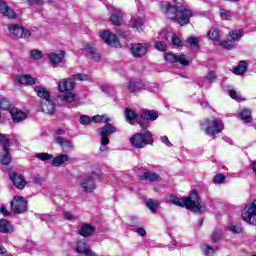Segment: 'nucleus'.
<instances>
[{
	"label": "nucleus",
	"instance_id": "f257e3e1",
	"mask_svg": "<svg viewBox=\"0 0 256 256\" xmlns=\"http://www.w3.org/2000/svg\"><path fill=\"white\" fill-rule=\"evenodd\" d=\"M161 11L165 13L167 19L177 21L179 25H187L193 15V11L185 6H173L171 2L164 1L160 4Z\"/></svg>",
	"mask_w": 256,
	"mask_h": 256
},
{
	"label": "nucleus",
	"instance_id": "f03ea898",
	"mask_svg": "<svg viewBox=\"0 0 256 256\" xmlns=\"http://www.w3.org/2000/svg\"><path fill=\"white\" fill-rule=\"evenodd\" d=\"M169 201L178 207H186V209H189L192 213H205V211H207V206H205L201 201L199 194L195 191H192L190 195L185 198H179L175 195H171L169 197Z\"/></svg>",
	"mask_w": 256,
	"mask_h": 256
},
{
	"label": "nucleus",
	"instance_id": "7ed1b4c3",
	"mask_svg": "<svg viewBox=\"0 0 256 256\" xmlns=\"http://www.w3.org/2000/svg\"><path fill=\"white\" fill-rule=\"evenodd\" d=\"M75 89V82L71 78H65L58 82V91L64 93L58 96V101L62 104L73 103L75 94L71 91ZM66 91V93H65Z\"/></svg>",
	"mask_w": 256,
	"mask_h": 256
},
{
	"label": "nucleus",
	"instance_id": "20e7f679",
	"mask_svg": "<svg viewBox=\"0 0 256 256\" xmlns=\"http://www.w3.org/2000/svg\"><path fill=\"white\" fill-rule=\"evenodd\" d=\"M130 143L133 145V147H136V149H143L145 145H151V143H153L151 132L143 128L141 133H136L130 139Z\"/></svg>",
	"mask_w": 256,
	"mask_h": 256
},
{
	"label": "nucleus",
	"instance_id": "39448f33",
	"mask_svg": "<svg viewBox=\"0 0 256 256\" xmlns=\"http://www.w3.org/2000/svg\"><path fill=\"white\" fill-rule=\"evenodd\" d=\"M0 163L9 165L11 163V154H9V139L0 134Z\"/></svg>",
	"mask_w": 256,
	"mask_h": 256
},
{
	"label": "nucleus",
	"instance_id": "423d86ee",
	"mask_svg": "<svg viewBox=\"0 0 256 256\" xmlns=\"http://www.w3.org/2000/svg\"><path fill=\"white\" fill-rule=\"evenodd\" d=\"M242 219L250 225H256V200L247 204L242 211Z\"/></svg>",
	"mask_w": 256,
	"mask_h": 256
},
{
	"label": "nucleus",
	"instance_id": "0eeeda50",
	"mask_svg": "<svg viewBox=\"0 0 256 256\" xmlns=\"http://www.w3.org/2000/svg\"><path fill=\"white\" fill-rule=\"evenodd\" d=\"M106 125L100 128L101 145H109L108 135H111L117 131V128L111 125V118H105Z\"/></svg>",
	"mask_w": 256,
	"mask_h": 256
},
{
	"label": "nucleus",
	"instance_id": "6e6552de",
	"mask_svg": "<svg viewBox=\"0 0 256 256\" xmlns=\"http://www.w3.org/2000/svg\"><path fill=\"white\" fill-rule=\"evenodd\" d=\"M11 211L21 215L27 211V200L22 196H14L13 200L10 202Z\"/></svg>",
	"mask_w": 256,
	"mask_h": 256
},
{
	"label": "nucleus",
	"instance_id": "1a4fd4ad",
	"mask_svg": "<svg viewBox=\"0 0 256 256\" xmlns=\"http://www.w3.org/2000/svg\"><path fill=\"white\" fill-rule=\"evenodd\" d=\"M206 135H219L221 131L224 129L223 122L219 120H206Z\"/></svg>",
	"mask_w": 256,
	"mask_h": 256
},
{
	"label": "nucleus",
	"instance_id": "9d476101",
	"mask_svg": "<svg viewBox=\"0 0 256 256\" xmlns=\"http://www.w3.org/2000/svg\"><path fill=\"white\" fill-rule=\"evenodd\" d=\"M8 31L20 39H27V37H31V32H29V30L17 24H10L8 26Z\"/></svg>",
	"mask_w": 256,
	"mask_h": 256
},
{
	"label": "nucleus",
	"instance_id": "9b49d317",
	"mask_svg": "<svg viewBox=\"0 0 256 256\" xmlns=\"http://www.w3.org/2000/svg\"><path fill=\"white\" fill-rule=\"evenodd\" d=\"M80 188L84 193H93L97 189L95 185V178L93 176H86L80 182Z\"/></svg>",
	"mask_w": 256,
	"mask_h": 256
},
{
	"label": "nucleus",
	"instance_id": "f8f14e48",
	"mask_svg": "<svg viewBox=\"0 0 256 256\" xmlns=\"http://www.w3.org/2000/svg\"><path fill=\"white\" fill-rule=\"evenodd\" d=\"M100 38L106 43V45H110V47H119V39L117 35L111 33L110 31H104L100 33Z\"/></svg>",
	"mask_w": 256,
	"mask_h": 256
},
{
	"label": "nucleus",
	"instance_id": "ddd939ff",
	"mask_svg": "<svg viewBox=\"0 0 256 256\" xmlns=\"http://www.w3.org/2000/svg\"><path fill=\"white\" fill-rule=\"evenodd\" d=\"M9 179L12 181L14 187L16 189H23L27 186V180H25V177L23 175L18 174L16 172H9Z\"/></svg>",
	"mask_w": 256,
	"mask_h": 256
},
{
	"label": "nucleus",
	"instance_id": "4468645a",
	"mask_svg": "<svg viewBox=\"0 0 256 256\" xmlns=\"http://www.w3.org/2000/svg\"><path fill=\"white\" fill-rule=\"evenodd\" d=\"M125 117L126 121L130 123V125H135V121L140 125V127H145V122L137 117V114H135V111L126 108L125 109Z\"/></svg>",
	"mask_w": 256,
	"mask_h": 256
},
{
	"label": "nucleus",
	"instance_id": "2eb2a0df",
	"mask_svg": "<svg viewBox=\"0 0 256 256\" xmlns=\"http://www.w3.org/2000/svg\"><path fill=\"white\" fill-rule=\"evenodd\" d=\"M0 13L7 17V19H15V11L7 5V3L3 0H0Z\"/></svg>",
	"mask_w": 256,
	"mask_h": 256
},
{
	"label": "nucleus",
	"instance_id": "dca6fc26",
	"mask_svg": "<svg viewBox=\"0 0 256 256\" xmlns=\"http://www.w3.org/2000/svg\"><path fill=\"white\" fill-rule=\"evenodd\" d=\"M140 119L144 122V127L147 125V121H155L158 119L159 115L157 112L151 111V110H143L140 113Z\"/></svg>",
	"mask_w": 256,
	"mask_h": 256
},
{
	"label": "nucleus",
	"instance_id": "f3484780",
	"mask_svg": "<svg viewBox=\"0 0 256 256\" xmlns=\"http://www.w3.org/2000/svg\"><path fill=\"white\" fill-rule=\"evenodd\" d=\"M10 114L14 123H21L27 119V114L17 108H11Z\"/></svg>",
	"mask_w": 256,
	"mask_h": 256
},
{
	"label": "nucleus",
	"instance_id": "a211bd4d",
	"mask_svg": "<svg viewBox=\"0 0 256 256\" xmlns=\"http://www.w3.org/2000/svg\"><path fill=\"white\" fill-rule=\"evenodd\" d=\"M48 59L54 67H57V65H60V63H63V59H65V52L60 51L58 53H50L48 55Z\"/></svg>",
	"mask_w": 256,
	"mask_h": 256
},
{
	"label": "nucleus",
	"instance_id": "6ab92c4d",
	"mask_svg": "<svg viewBox=\"0 0 256 256\" xmlns=\"http://www.w3.org/2000/svg\"><path fill=\"white\" fill-rule=\"evenodd\" d=\"M133 57H143L147 54V44H134L131 47Z\"/></svg>",
	"mask_w": 256,
	"mask_h": 256
},
{
	"label": "nucleus",
	"instance_id": "aec40b11",
	"mask_svg": "<svg viewBox=\"0 0 256 256\" xmlns=\"http://www.w3.org/2000/svg\"><path fill=\"white\" fill-rule=\"evenodd\" d=\"M83 49L88 53V55H90L93 61H99L100 56H99V52L95 49V44H89L85 42L83 44Z\"/></svg>",
	"mask_w": 256,
	"mask_h": 256
},
{
	"label": "nucleus",
	"instance_id": "412c9836",
	"mask_svg": "<svg viewBox=\"0 0 256 256\" xmlns=\"http://www.w3.org/2000/svg\"><path fill=\"white\" fill-rule=\"evenodd\" d=\"M125 89L127 93H137L143 89V83L140 81H130L125 84Z\"/></svg>",
	"mask_w": 256,
	"mask_h": 256
},
{
	"label": "nucleus",
	"instance_id": "4be33fe9",
	"mask_svg": "<svg viewBox=\"0 0 256 256\" xmlns=\"http://www.w3.org/2000/svg\"><path fill=\"white\" fill-rule=\"evenodd\" d=\"M168 33L167 32H161L159 34V40L155 43V48L158 51H167V44L163 41L168 39Z\"/></svg>",
	"mask_w": 256,
	"mask_h": 256
},
{
	"label": "nucleus",
	"instance_id": "5701e85b",
	"mask_svg": "<svg viewBox=\"0 0 256 256\" xmlns=\"http://www.w3.org/2000/svg\"><path fill=\"white\" fill-rule=\"evenodd\" d=\"M110 21L113 25L119 27L123 23V12L117 8L114 9L112 15L110 16Z\"/></svg>",
	"mask_w": 256,
	"mask_h": 256
},
{
	"label": "nucleus",
	"instance_id": "b1692460",
	"mask_svg": "<svg viewBox=\"0 0 256 256\" xmlns=\"http://www.w3.org/2000/svg\"><path fill=\"white\" fill-rule=\"evenodd\" d=\"M95 233V227L91 226V224H84L80 227L79 234L82 237H91Z\"/></svg>",
	"mask_w": 256,
	"mask_h": 256
},
{
	"label": "nucleus",
	"instance_id": "393cba45",
	"mask_svg": "<svg viewBox=\"0 0 256 256\" xmlns=\"http://www.w3.org/2000/svg\"><path fill=\"white\" fill-rule=\"evenodd\" d=\"M130 26L132 27V29H135L136 31H143V18L139 16L132 17L130 21Z\"/></svg>",
	"mask_w": 256,
	"mask_h": 256
},
{
	"label": "nucleus",
	"instance_id": "a878e982",
	"mask_svg": "<svg viewBox=\"0 0 256 256\" xmlns=\"http://www.w3.org/2000/svg\"><path fill=\"white\" fill-rule=\"evenodd\" d=\"M42 111L48 115H53L55 113V104L51 102L50 98L42 103Z\"/></svg>",
	"mask_w": 256,
	"mask_h": 256
},
{
	"label": "nucleus",
	"instance_id": "bb28decb",
	"mask_svg": "<svg viewBox=\"0 0 256 256\" xmlns=\"http://www.w3.org/2000/svg\"><path fill=\"white\" fill-rule=\"evenodd\" d=\"M52 159H53L52 160L53 167H61V165H63V163H67V161H69V155L62 154V155H58Z\"/></svg>",
	"mask_w": 256,
	"mask_h": 256
},
{
	"label": "nucleus",
	"instance_id": "cd10ccee",
	"mask_svg": "<svg viewBox=\"0 0 256 256\" xmlns=\"http://www.w3.org/2000/svg\"><path fill=\"white\" fill-rule=\"evenodd\" d=\"M18 83L21 85H35V78L31 75H21L17 77Z\"/></svg>",
	"mask_w": 256,
	"mask_h": 256
},
{
	"label": "nucleus",
	"instance_id": "c85d7f7f",
	"mask_svg": "<svg viewBox=\"0 0 256 256\" xmlns=\"http://www.w3.org/2000/svg\"><path fill=\"white\" fill-rule=\"evenodd\" d=\"M54 141L55 143H57V145H61L62 149H73V144L71 143V141L63 138V137H54Z\"/></svg>",
	"mask_w": 256,
	"mask_h": 256
},
{
	"label": "nucleus",
	"instance_id": "c756f323",
	"mask_svg": "<svg viewBox=\"0 0 256 256\" xmlns=\"http://www.w3.org/2000/svg\"><path fill=\"white\" fill-rule=\"evenodd\" d=\"M243 37V30H233L232 32L229 33L227 40L230 43H235V41H239Z\"/></svg>",
	"mask_w": 256,
	"mask_h": 256
},
{
	"label": "nucleus",
	"instance_id": "7c9ffc66",
	"mask_svg": "<svg viewBox=\"0 0 256 256\" xmlns=\"http://www.w3.org/2000/svg\"><path fill=\"white\" fill-rule=\"evenodd\" d=\"M207 36L209 37V39H211V41H220L221 40V30H219L218 28H211L207 32Z\"/></svg>",
	"mask_w": 256,
	"mask_h": 256
},
{
	"label": "nucleus",
	"instance_id": "2f4dec72",
	"mask_svg": "<svg viewBox=\"0 0 256 256\" xmlns=\"http://www.w3.org/2000/svg\"><path fill=\"white\" fill-rule=\"evenodd\" d=\"M0 233H13V225L7 220H0Z\"/></svg>",
	"mask_w": 256,
	"mask_h": 256
},
{
	"label": "nucleus",
	"instance_id": "473e14b6",
	"mask_svg": "<svg viewBox=\"0 0 256 256\" xmlns=\"http://www.w3.org/2000/svg\"><path fill=\"white\" fill-rule=\"evenodd\" d=\"M247 71V63L245 61H240L238 66L234 67V75H243Z\"/></svg>",
	"mask_w": 256,
	"mask_h": 256
},
{
	"label": "nucleus",
	"instance_id": "72a5a7b5",
	"mask_svg": "<svg viewBox=\"0 0 256 256\" xmlns=\"http://www.w3.org/2000/svg\"><path fill=\"white\" fill-rule=\"evenodd\" d=\"M34 91L37 93V95L41 98V99H44V101H47L49 100L50 96H49V92L43 88V87H39V86H36L34 88Z\"/></svg>",
	"mask_w": 256,
	"mask_h": 256
},
{
	"label": "nucleus",
	"instance_id": "f704fd0d",
	"mask_svg": "<svg viewBox=\"0 0 256 256\" xmlns=\"http://www.w3.org/2000/svg\"><path fill=\"white\" fill-rule=\"evenodd\" d=\"M142 179H145L146 181H159V175L155 172H145L142 176Z\"/></svg>",
	"mask_w": 256,
	"mask_h": 256
},
{
	"label": "nucleus",
	"instance_id": "c9c22d12",
	"mask_svg": "<svg viewBox=\"0 0 256 256\" xmlns=\"http://www.w3.org/2000/svg\"><path fill=\"white\" fill-rule=\"evenodd\" d=\"M146 205L148 209H150V211H152L153 213H155V211L159 209V201L157 200L149 199L147 200Z\"/></svg>",
	"mask_w": 256,
	"mask_h": 256
},
{
	"label": "nucleus",
	"instance_id": "e433bc0d",
	"mask_svg": "<svg viewBox=\"0 0 256 256\" xmlns=\"http://www.w3.org/2000/svg\"><path fill=\"white\" fill-rule=\"evenodd\" d=\"M240 117H241L242 121H245V123H251V110L244 109L240 113Z\"/></svg>",
	"mask_w": 256,
	"mask_h": 256
},
{
	"label": "nucleus",
	"instance_id": "4c0bfd02",
	"mask_svg": "<svg viewBox=\"0 0 256 256\" xmlns=\"http://www.w3.org/2000/svg\"><path fill=\"white\" fill-rule=\"evenodd\" d=\"M35 157L40 161H51L53 159V155L49 153H36Z\"/></svg>",
	"mask_w": 256,
	"mask_h": 256
},
{
	"label": "nucleus",
	"instance_id": "58836bf2",
	"mask_svg": "<svg viewBox=\"0 0 256 256\" xmlns=\"http://www.w3.org/2000/svg\"><path fill=\"white\" fill-rule=\"evenodd\" d=\"M30 57L35 60L43 59V52L39 49H33L30 51Z\"/></svg>",
	"mask_w": 256,
	"mask_h": 256
},
{
	"label": "nucleus",
	"instance_id": "ea45409f",
	"mask_svg": "<svg viewBox=\"0 0 256 256\" xmlns=\"http://www.w3.org/2000/svg\"><path fill=\"white\" fill-rule=\"evenodd\" d=\"M24 3H28V5H39L43 3H55V0H22Z\"/></svg>",
	"mask_w": 256,
	"mask_h": 256
},
{
	"label": "nucleus",
	"instance_id": "a19ab883",
	"mask_svg": "<svg viewBox=\"0 0 256 256\" xmlns=\"http://www.w3.org/2000/svg\"><path fill=\"white\" fill-rule=\"evenodd\" d=\"M187 41H188L190 47H194L195 49L199 48V39L197 37L190 36Z\"/></svg>",
	"mask_w": 256,
	"mask_h": 256
},
{
	"label": "nucleus",
	"instance_id": "79ce46f5",
	"mask_svg": "<svg viewBox=\"0 0 256 256\" xmlns=\"http://www.w3.org/2000/svg\"><path fill=\"white\" fill-rule=\"evenodd\" d=\"M9 107H11V102H9V100H7L6 98H0V109H2L3 111H7Z\"/></svg>",
	"mask_w": 256,
	"mask_h": 256
},
{
	"label": "nucleus",
	"instance_id": "37998d69",
	"mask_svg": "<svg viewBox=\"0 0 256 256\" xmlns=\"http://www.w3.org/2000/svg\"><path fill=\"white\" fill-rule=\"evenodd\" d=\"M176 63H180L181 65H184V67L189 66V60L185 57V55L177 56Z\"/></svg>",
	"mask_w": 256,
	"mask_h": 256
},
{
	"label": "nucleus",
	"instance_id": "c03bdc74",
	"mask_svg": "<svg viewBox=\"0 0 256 256\" xmlns=\"http://www.w3.org/2000/svg\"><path fill=\"white\" fill-rule=\"evenodd\" d=\"M223 237V232L221 230H216L212 234V240L214 243H217V241H221V238Z\"/></svg>",
	"mask_w": 256,
	"mask_h": 256
},
{
	"label": "nucleus",
	"instance_id": "a18cd8bd",
	"mask_svg": "<svg viewBox=\"0 0 256 256\" xmlns=\"http://www.w3.org/2000/svg\"><path fill=\"white\" fill-rule=\"evenodd\" d=\"M220 17L224 21H227V19L231 18V11L226 9H220Z\"/></svg>",
	"mask_w": 256,
	"mask_h": 256
},
{
	"label": "nucleus",
	"instance_id": "49530a36",
	"mask_svg": "<svg viewBox=\"0 0 256 256\" xmlns=\"http://www.w3.org/2000/svg\"><path fill=\"white\" fill-rule=\"evenodd\" d=\"M73 79L74 81H88L89 76L86 74L78 73L73 75Z\"/></svg>",
	"mask_w": 256,
	"mask_h": 256
},
{
	"label": "nucleus",
	"instance_id": "de8ad7c7",
	"mask_svg": "<svg viewBox=\"0 0 256 256\" xmlns=\"http://www.w3.org/2000/svg\"><path fill=\"white\" fill-rule=\"evenodd\" d=\"M229 95L232 99H235V101L243 100V98H241V94L235 90H229Z\"/></svg>",
	"mask_w": 256,
	"mask_h": 256
},
{
	"label": "nucleus",
	"instance_id": "09e8293b",
	"mask_svg": "<svg viewBox=\"0 0 256 256\" xmlns=\"http://www.w3.org/2000/svg\"><path fill=\"white\" fill-rule=\"evenodd\" d=\"M203 253L206 256H214L215 255V250L211 246H204L203 248Z\"/></svg>",
	"mask_w": 256,
	"mask_h": 256
},
{
	"label": "nucleus",
	"instance_id": "8fccbe9b",
	"mask_svg": "<svg viewBox=\"0 0 256 256\" xmlns=\"http://www.w3.org/2000/svg\"><path fill=\"white\" fill-rule=\"evenodd\" d=\"M231 43L232 42H230L228 39L223 40L222 42H220V47H223L224 49L231 51V49H233V44H231Z\"/></svg>",
	"mask_w": 256,
	"mask_h": 256
},
{
	"label": "nucleus",
	"instance_id": "3c124183",
	"mask_svg": "<svg viewBox=\"0 0 256 256\" xmlns=\"http://www.w3.org/2000/svg\"><path fill=\"white\" fill-rule=\"evenodd\" d=\"M164 59L170 63H177V55L175 54H165Z\"/></svg>",
	"mask_w": 256,
	"mask_h": 256
},
{
	"label": "nucleus",
	"instance_id": "603ef678",
	"mask_svg": "<svg viewBox=\"0 0 256 256\" xmlns=\"http://www.w3.org/2000/svg\"><path fill=\"white\" fill-rule=\"evenodd\" d=\"M228 230L231 231V233H234V235H237L239 233H241V228H239L237 225L235 224H230L228 227Z\"/></svg>",
	"mask_w": 256,
	"mask_h": 256
},
{
	"label": "nucleus",
	"instance_id": "864d4df0",
	"mask_svg": "<svg viewBox=\"0 0 256 256\" xmlns=\"http://www.w3.org/2000/svg\"><path fill=\"white\" fill-rule=\"evenodd\" d=\"M214 183H216V185H221V183H223V181H225V175L223 174H218L216 176H214Z\"/></svg>",
	"mask_w": 256,
	"mask_h": 256
},
{
	"label": "nucleus",
	"instance_id": "5fc2aeb1",
	"mask_svg": "<svg viewBox=\"0 0 256 256\" xmlns=\"http://www.w3.org/2000/svg\"><path fill=\"white\" fill-rule=\"evenodd\" d=\"M172 45H176V47H182L183 42L181 41V38H179V36L174 35L172 37Z\"/></svg>",
	"mask_w": 256,
	"mask_h": 256
},
{
	"label": "nucleus",
	"instance_id": "6e6d98bb",
	"mask_svg": "<svg viewBox=\"0 0 256 256\" xmlns=\"http://www.w3.org/2000/svg\"><path fill=\"white\" fill-rule=\"evenodd\" d=\"M105 119H108L107 116H105V115H102V116L97 115V116L92 117V121H94V123H101L102 121H104V123H105Z\"/></svg>",
	"mask_w": 256,
	"mask_h": 256
},
{
	"label": "nucleus",
	"instance_id": "4d7b16f0",
	"mask_svg": "<svg viewBox=\"0 0 256 256\" xmlns=\"http://www.w3.org/2000/svg\"><path fill=\"white\" fill-rule=\"evenodd\" d=\"M80 123L81 125H89V123H91V118L89 116L82 115L80 117Z\"/></svg>",
	"mask_w": 256,
	"mask_h": 256
},
{
	"label": "nucleus",
	"instance_id": "13d9d810",
	"mask_svg": "<svg viewBox=\"0 0 256 256\" xmlns=\"http://www.w3.org/2000/svg\"><path fill=\"white\" fill-rule=\"evenodd\" d=\"M44 181H45V178H43L40 175H37L33 178V183H35L36 185H43Z\"/></svg>",
	"mask_w": 256,
	"mask_h": 256
},
{
	"label": "nucleus",
	"instance_id": "bf43d9fd",
	"mask_svg": "<svg viewBox=\"0 0 256 256\" xmlns=\"http://www.w3.org/2000/svg\"><path fill=\"white\" fill-rule=\"evenodd\" d=\"M207 81H209V83H213L216 79L215 73L214 72H210L207 77H206Z\"/></svg>",
	"mask_w": 256,
	"mask_h": 256
},
{
	"label": "nucleus",
	"instance_id": "052dcab7",
	"mask_svg": "<svg viewBox=\"0 0 256 256\" xmlns=\"http://www.w3.org/2000/svg\"><path fill=\"white\" fill-rule=\"evenodd\" d=\"M64 219H67V221H72V219H74L75 217L73 216V213L71 212H64Z\"/></svg>",
	"mask_w": 256,
	"mask_h": 256
},
{
	"label": "nucleus",
	"instance_id": "680f3d73",
	"mask_svg": "<svg viewBox=\"0 0 256 256\" xmlns=\"http://www.w3.org/2000/svg\"><path fill=\"white\" fill-rule=\"evenodd\" d=\"M161 141H162L165 145H167V147H171V146H172V144H171V142L169 141V138H168L167 136H163V137L161 138Z\"/></svg>",
	"mask_w": 256,
	"mask_h": 256
},
{
	"label": "nucleus",
	"instance_id": "e2e57ef3",
	"mask_svg": "<svg viewBox=\"0 0 256 256\" xmlns=\"http://www.w3.org/2000/svg\"><path fill=\"white\" fill-rule=\"evenodd\" d=\"M0 213H2V215H5V216L11 215V213L9 212V210H7V208H5V206H2L0 208Z\"/></svg>",
	"mask_w": 256,
	"mask_h": 256
},
{
	"label": "nucleus",
	"instance_id": "0e129e2a",
	"mask_svg": "<svg viewBox=\"0 0 256 256\" xmlns=\"http://www.w3.org/2000/svg\"><path fill=\"white\" fill-rule=\"evenodd\" d=\"M137 233L138 235H141V237H145V235L147 234V232H145V229L143 228H138Z\"/></svg>",
	"mask_w": 256,
	"mask_h": 256
},
{
	"label": "nucleus",
	"instance_id": "69168bd1",
	"mask_svg": "<svg viewBox=\"0 0 256 256\" xmlns=\"http://www.w3.org/2000/svg\"><path fill=\"white\" fill-rule=\"evenodd\" d=\"M7 254V250L5 249V247H3L1 244H0V255H6Z\"/></svg>",
	"mask_w": 256,
	"mask_h": 256
},
{
	"label": "nucleus",
	"instance_id": "338daca9",
	"mask_svg": "<svg viewBox=\"0 0 256 256\" xmlns=\"http://www.w3.org/2000/svg\"><path fill=\"white\" fill-rule=\"evenodd\" d=\"M56 135H65V131L58 129V130H56Z\"/></svg>",
	"mask_w": 256,
	"mask_h": 256
},
{
	"label": "nucleus",
	"instance_id": "774afa93",
	"mask_svg": "<svg viewBox=\"0 0 256 256\" xmlns=\"http://www.w3.org/2000/svg\"><path fill=\"white\" fill-rule=\"evenodd\" d=\"M252 169L254 173L256 174V161L252 162Z\"/></svg>",
	"mask_w": 256,
	"mask_h": 256
}]
</instances>
